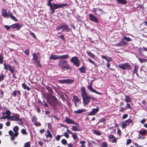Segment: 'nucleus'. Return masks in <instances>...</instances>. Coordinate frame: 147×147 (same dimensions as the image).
Masks as SVG:
<instances>
[{
	"mask_svg": "<svg viewBox=\"0 0 147 147\" xmlns=\"http://www.w3.org/2000/svg\"><path fill=\"white\" fill-rule=\"evenodd\" d=\"M5 75L3 74H1V75L0 76V81H1L4 79Z\"/></svg>",
	"mask_w": 147,
	"mask_h": 147,
	"instance_id": "obj_44",
	"label": "nucleus"
},
{
	"mask_svg": "<svg viewBox=\"0 0 147 147\" xmlns=\"http://www.w3.org/2000/svg\"><path fill=\"white\" fill-rule=\"evenodd\" d=\"M128 116V115L127 114H124L123 117H122V118L123 119H125Z\"/></svg>",
	"mask_w": 147,
	"mask_h": 147,
	"instance_id": "obj_57",
	"label": "nucleus"
},
{
	"mask_svg": "<svg viewBox=\"0 0 147 147\" xmlns=\"http://www.w3.org/2000/svg\"><path fill=\"white\" fill-rule=\"evenodd\" d=\"M74 103L75 106L77 107L79 106V105L81 103V101L78 97L76 96H73L72 99Z\"/></svg>",
	"mask_w": 147,
	"mask_h": 147,
	"instance_id": "obj_9",
	"label": "nucleus"
},
{
	"mask_svg": "<svg viewBox=\"0 0 147 147\" xmlns=\"http://www.w3.org/2000/svg\"><path fill=\"white\" fill-rule=\"evenodd\" d=\"M38 144L41 146H42L43 145V143L41 141L38 142Z\"/></svg>",
	"mask_w": 147,
	"mask_h": 147,
	"instance_id": "obj_64",
	"label": "nucleus"
},
{
	"mask_svg": "<svg viewBox=\"0 0 147 147\" xmlns=\"http://www.w3.org/2000/svg\"><path fill=\"white\" fill-rule=\"evenodd\" d=\"M126 44L127 42L123 40V39H122L121 41L115 45V46L117 47L122 46L126 45Z\"/></svg>",
	"mask_w": 147,
	"mask_h": 147,
	"instance_id": "obj_14",
	"label": "nucleus"
},
{
	"mask_svg": "<svg viewBox=\"0 0 147 147\" xmlns=\"http://www.w3.org/2000/svg\"><path fill=\"white\" fill-rule=\"evenodd\" d=\"M93 132L94 134H96L97 135L100 136L101 134L97 130H94Z\"/></svg>",
	"mask_w": 147,
	"mask_h": 147,
	"instance_id": "obj_40",
	"label": "nucleus"
},
{
	"mask_svg": "<svg viewBox=\"0 0 147 147\" xmlns=\"http://www.w3.org/2000/svg\"><path fill=\"white\" fill-rule=\"evenodd\" d=\"M63 29L62 31V32H63L65 30H66L67 32H69L70 30L69 27L67 25H64L63 24Z\"/></svg>",
	"mask_w": 147,
	"mask_h": 147,
	"instance_id": "obj_22",
	"label": "nucleus"
},
{
	"mask_svg": "<svg viewBox=\"0 0 147 147\" xmlns=\"http://www.w3.org/2000/svg\"><path fill=\"white\" fill-rule=\"evenodd\" d=\"M131 142V139H129L127 141V143H126V144L127 145L129 144Z\"/></svg>",
	"mask_w": 147,
	"mask_h": 147,
	"instance_id": "obj_59",
	"label": "nucleus"
},
{
	"mask_svg": "<svg viewBox=\"0 0 147 147\" xmlns=\"http://www.w3.org/2000/svg\"><path fill=\"white\" fill-rule=\"evenodd\" d=\"M69 58V56L68 55H59V59H67Z\"/></svg>",
	"mask_w": 147,
	"mask_h": 147,
	"instance_id": "obj_26",
	"label": "nucleus"
},
{
	"mask_svg": "<svg viewBox=\"0 0 147 147\" xmlns=\"http://www.w3.org/2000/svg\"><path fill=\"white\" fill-rule=\"evenodd\" d=\"M34 125L36 126H41V123L39 122H36L35 123H34Z\"/></svg>",
	"mask_w": 147,
	"mask_h": 147,
	"instance_id": "obj_49",
	"label": "nucleus"
},
{
	"mask_svg": "<svg viewBox=\"0 0 147 147\" xmlns=\"http://www.w3.org/2000/svg\"><path fill=\"white\" fill-rule=\"evenodd\" d=\"M138 66L136 65H135V68L134 71V72L133 74L136 73V74L137 75L138 74L137 73V72L138 71Z\"/></svg>",
	"mask_w": 147,
	"mask_h": 147,
	"instance_id": "obj_36",
	"label": "nucleus"
},
{
	"mask_svg": "<svg viewBox=\"0 0 147 147\" xmlns=\"http://www.w3.org/2000/svg\"><path fill=\"white\" fill-rule=\"evenodd\" d=\"M107 143L105 142H103L102 144V147H107Z\"/></svg>",
	"mask_w": 147,
	"mask_h": 147,
	"instance_id": "obj_51",
	"label": "nucleus"
},
{
	"mask_svg": "<svg viewBox=\"0 0 147 147\" xmlns=\"http://www.w3.org/2000/svg\"><path fill=\"white\" fill-rule=\"evenodd\" d=\"M125 100L126 102H129L131 101V99L129 96L126 95Z\"/></svg>",
	"mask_w": 147,
	"mask_h": 147,
	"instance_id": "obj_29",
	"label": "nucleus"
},
{
	"mask_svg": "<svg viewBox=\"0 0 147 147\" xmlns=\"http://www.w3.org/2000/svg\"><path fill=\"white\" fill-rule=\"evenodd\" d=\"M30 145L29 142H28L25 143L23 147H30Z\"/></svg>",
	"mask_w": 147,
	"mask_h": 147,
	"instance_id": "obj_39",
	"label": "nucleus"
},
{
	"mask_svg": "<svg viewBox=\"0 0 147 147\" xmlns=\"http://www.w3.org/2000/svg\"><path fill=\"white\" fill-rule=\"evenodd\" d=\"M30 35H32L33 37V38H36V36H35V35L33 32H31L30 33Z\"/></svg>",
	"mask_w": 147,
	"mask_h": 147,
	"instance_id": "obj_63",
	"label": "nucleus"
},
{
	"mask_svg": "<svg viewBox=\"0 0 147 147\" xmlns=\"http://www.w3.org/2000/svg\"><path fill=\"white\" fill-rule=\"evenodd\" d=\"M71 135L72 136L73 138V139H74V140H76L77 139H78V136L76 134L73 133Z\"/></svg>",
	"mask_w": 147,
	"mask_h": 147,
	"instance_id": "obj_37",
	"label": "nucleus"
},
{
	"mask_svg": "<svg viewBox=\"0 0 147 147\" xmlns=\"http://www.w3.org/2000/svg\"><path fill=\"white\" fill-rule=\"evenodd\" d=\"M53 6L50 7L49 10L51 11H50L51 14L55 12V10L59 8H62L67 5V4H57L53 3Z\"/></svg>",
	"mask_w": 147,
	"mask_h": 147,
	"instance_id": "obj_3",
	"label": "nucleus"
},
{
	"mask_svg": "<svg viewBox=\"0 0 147 147\" xmlns=\"http://www.w3.org/2000/svg\"><path fill=\"white\" fill-rule=\"evenodd\" d=\"M71 61L73 63L76 67H78L80 65V61L77 57H72L71 59Z\"/></svg>",
	"mask_w": 147,
	"mask_h": 147,
	"instance_id": "obj_8",
	"label": "nucleus"
},
{
	"mask_svg": "<svg viewBox=\"0 0 147 147\" xmlns=\"http://www.w3.org/2000/svg\"><path fill=\"white\" fill-rule=\"evenodd\" d=\"M21 26L20 25L19 23H16L12 24L11 26V27L13 29L17 28V30H19L21 27Z\"/></svg>",
	"mask_w": 147,
	"mask_h": 147,
	"instance_id": "obj_19",
	"label": "nucleus"
},
{
	"mask_svg": "<svg viewBox=\"0 0 147 147\" xmlns=\"http://www.w3.org/2000/svg\"><path fill=\"white\" fill-rule=\"evenodd\" d=\"M86 111V110L85 109H81L78 110L77 111H74V113L77 114H81L84 112H85Z\"/></svg>",
	"mask_w": 147,
	"mask_h": 147,
	"instance_id": "obj_21",
	"label": "nucleus"
},
{
	"mask_svg": "<svg viewBox=\"0 0 147 147\" xmlns=\"http://www.w3.org/2000/svg\"><path fill=\"white\" fill-rule=\"evenodd\" d=\"M118 66L120 68L123 70L131 69V66L127 63L120 64Z\"/></svg>",
	"mask_w": 147,
	"mask_h": 147,
	"instance_id": "obj_7",
	"label": "nucleus"
},
{
	"mask_svg": "<svg viewBox=\"0 0 147 147\" xmlns=\"http://www.w3.org/2000/svg\"><path fill=\"white\" fill-rule=\"evenodd\" d=\"M58 37L60 38L62 40H63L64 41H65V40L63 35H61L60 36H58Z\"/></svg>",
	"mask_w": 147,
	"mask_h": 147,
	"instance_id": "obj_47",
	"label": "nucleus"
},
{
	"mask_svg": "<svg viewBox=\"0 0 147 147\" xmlns=\"http://www.w3.org/2000/svg\"><path fill=\"white\" fill-rule=\"evenodd\" d=\"M17 93V90H15L11 93V95L13 96H16Z\"/></svg>",
	"mask_w": 147,
	"mask_h": 147,
	"instance_id": "obj_50",
	"label": "nucleus"
},
{
	"mask_svg": "<svg viewBox=\"0 0 147 147\" xmlns=\"http://www.w3.org/2000/svg\"><path fill=\"white\" fill-rule=\"evenodd\" d=\"M47 5L48 6H49L50 7H51L53 6V3L52 4L51 3V2L48 1V3H47Z\"/></svg>",
	"mask_w": 147,
	"mask_h": 147,
	"instance_id": "obj_54",
	"label": "nucleus"
},
{
	"mask_svg": "<svg viewBox=\"0 0 147 147\" xmlns=\"http://www.w3.org/2000/svg\"><path fill=\"white\" fill-rule=\"evenodd\" d=\"M11 113L9 110H7L5 112L1 113L2 116L1 118V119H7L9 120L11 116Z\"/></svg>",
	"mask_w": 147,
	"mask_h": 147,
	"instance_id": "obj_6",
	"label": "nucleus"
},
{
	"mask_svg": "<svg viewBox=\"0 0 147 147\" xmlns=\"http://www.w3.org/2000/svg\"><path fill=\"white\" fill-rule=\"evenodd\" d=\"M89 18L90 21L95 23H98V21L97 18L92 14L90 13L89 14Z\"/></svg>",
	"mask_w": 147,
	"mask_h": 147,
	"instance_id": "obj_12",
	"label": "nucleus"
},
{
	"mask_svg": "<svg viewBox=\"0 0 147 147\" xmlns=\"http://www.w3.org/2000/svg\"><path fill=\"white\" fill-rule=\"evenodd\" d=\"M146 119H143L142 120L140 121V122L142 123H144L146 121Z\"/></svg>",
	"mask_w": 147,
	"mask_h": 147,
	"instance_id": "obj_58",
	"label": "nucleus"
},
{
	"mask_svg": "<svg viewBox=\"0 0 147 147\" xmlns=\"http://www.w3.org/2000/svg\"><path fill=\"white\" fill-rule=\"evenodd\" d=\"M88 61L90 63H91L93 64L94 65L96 66V64L90 58H89L88 59Z\"/></svg>",
	"mask_w": 147,
	"mask_h": 147,
	"instance_id": "obj_42",
	"label": "nucleus"
},
{
	"mask_svg": "<svg viewBox=\"0 0 147 147\" xmlns=\"http://www.w3.org/2000/svg\"><path fill=\"white\" fill-rule=\"evenodd\" d=\"M9 120L18 121L21 122L22 124L23 123V122H22V119H21L14 116H10Z\"/></svg>",
	"mask_w": 147,
	"mask_h": 147,
	"instance_id": "obj_16",
	"label": "nucleus"
},
{
	"mask_svg": "<svg viewBox=\"0 0 147 147\" xmlns=\"http://www.w3.org/2000/svg\"><path fill=\"white\" fill-rule=\"evenodd\" d=\"M63 24H61V25L57 27L56 28L57 30H59L63 28Z\"/></svg>",
	"mask_w": 147,
	"mask_h": 147,
	"instance_id": "obj_41",
	"label": "nucleus"
},
{
	"mask_svg": "<svg viewBox=\"0 0 147 147\" xmlns=\"http://www.w3.org/2000/svg\"><path fill=\"white\" fill-rule=\"evenodd\" d=\"M64 121L65 122L69 124H74L77 125H78V123H76L74 121L69 119L67 117H65V119L64 120Z\"/></svg>",
	"mask_w": 147,
	"mask_h": 147,
	"instance_id": "obj_11",
	"label": "nucleus"
},
{
	"mask_svg": "<svg viewBox=\"0 0 147 147\" xmlns=\"http://www.w3.org/2000/svg\"><path fill=\"white\" fill-rule=\"evenodd\" d=\"M88 88L91 92H94L97 94L102 95V94L100 93L97 92L92 87L91 84L88 87Z\"/></svg>",
	"mask_w": 147,
	"mask_h": 147,
	"instance_id": "obj_15",
	"label": "nucleus"
},
{
	"mask_svg": "<svg viewBox=\"0 0 147 147\" xmlns=\"http://www.w3.org/2000/svg\"><path fill=\"white\" fill-rule=\"evenodd\" d=\"M93 11L95 12V14L96 15H98L101 11V10L99 8H94L93 9Z\"/></svg>",
	"mask_w": 147,
	"mask_h": 147,
	"instance_id": "obj_23",
	"label": "nucleus"
},
{
	"mask_svg": "<svg viewBox=\"0 0 147 147\" xmlns=\"http://www.w3.org/2000/svg\"><path fill=\"white\" fill-rule=\"evenodd\" d=\"M47 98V100L49 101L51 105L54 106L57 104V99L53 95L49 94Z\"/></svg>",
	"mask_w": 147,
	"mask_h": 147,
	"instance_id": "obj_5",
	"label": "nucleus"
},
{
	"mask_svg": "<svg viewBox=\"0 0 147 147\" xmlns=\"http://www.w3.org/2000/svg\"><path fill=\"white\" fill-rule=\"evenodd\" d=\"M37 121V118L36 117V116L34 115L32 117V121L33 122L35 123Z\"/></svg>",
	"mask_w": 147,
	"mask_h": 147,
	"instance_id": "obj_38",
	"label": "nucleus"
},
{
	"mask_svg": "<svg viewBox=\"0 0 147 147\" xmlns=\"http://www.w3.org/2000/svg\"><path fill=\"white\" fill-rule=\"evenodd\" d=\"M14 68L13 67H11L10 69L9 70L11 74L13 73H16V71H14Z\"/></svg>",
	"mask_w": 147,
	"mask_h": 147,
	"instance_id": "obj_45",
	"label": "nucleus"
},
{
	"mask_svg": "<svg viewBox=\"0 0 147 147\" xmlns=\"http://www.w3.org/2000/svg\"><path fill=\"white\" fill-rule=\"evenodd\" d=\"M45 131V130L44 129H41L40 131V133L41 134H42L43 133H44Z\"/></svg>",
	"mask_w": 147,
	"mask_h": 147,
	"instance_id": "obj_60",
	"label": "nucleus"
},
{
	"mask_svg": "<svg viewBox=\"0 0 147 147\" xmlns=\"http://www.w3.org/2000/svg\"><path fill=\"white\" fill-rule=\"evenodd\" d=\"M81 90V94L82 97L83 102L84 105H88L90 102V99L91 98L94 100H96V98L94 97H91L88 95L86 91V90L84 87H82Z\"/></svg>",
	"mask_w": 147,
	"mask_h": 147,
	"instance_id": "obj_1",
	"label": "nucleus"
},
{
	"mask_svg": "<svg viewBox=\"0 0 147 147\" xmlns=\"http://www.w3.org/2000/svg\"><path fill=\"white\" fill-rule=\"evenodd\" d=\"M47 133L48 134L46 135L47 138L49 137L50 138H53V136L51 134L49 130H47Z\"/></svg>",
	"mask_w": 147,
	"mask_h": 147,
	"instance_id": "obj_32",
	"label": "nucleus"
},
{
	"mask_svg": "<svg viewBox=\"0 0 147 147\" xmlns=\"http://www.w3.org/2000/svg\"><path fill=\"white\" fill-rule=\"evenodd\" d=\"M19 128L18 126H15L13 128V129L14 131V136L15 137H17L18 135V131L19 130Z\"/></svg>",
	"mask_w": 147,
	"mask_h": 147,
	"instance_id": "obj_20",
	"label": "nucleus"
},
{
	"mask_svg": "<svg viewBox=\"0 0 147 147\" xmlns=\"http://www.w3.org/2000/svg\"><path fill=\"white\" fill-rule=\"evenodd\" d=\"M71 129L72 130H73V131H79V130L76 127L74 126H72V128H71Z\"/></svg>",
	"mask_w": 147,
	"mask_h": 147,
	"instance_id": "obj_43",
	"label": "nucleus"
},
{
	"mask_svg": "<svg viewBox=\"0 0 147 147\" xmlns=\"http://www.w3.org/2000/svg\"><path fill=\"white\" fill-rule=\"evenodd\" d=\"M64 135L67 138H69V135L67 133L64 132Z\"/></svg>",
	"mask_w": 147,
	"mask_h": 147,
	"instance_id": "obj_61",
	"label": "nucleus"
},
{
	"mask_svg": "<svg viewBox=\"0 0 147 147\" xmlns=\"http://www.w3.org/2000/svg\"><path fill=\"white\" fill-rule=\"evenodd\" d=\"M3 57L1 55H0V63H3Z\"/></svg>",
	"mask_w": 147,
	"mask_h": 147,
	"instance_id": "obj_55",
	"label": "nucleus"
},
{
	"mask_svg": "<svg viewBox=\"0 0 147 147\" xmlns=\"http://www.w3.org/2000/svg\"><path fill=\"white\" fill-rule=\"evenodd\" d=\"M24 53L26 55H29V49H26L25 50Z\"/></svg>",
	"mask_w": 147,
	"mask_h": 147,
	"instance_id": "obj_46",
	"label": "nucleus"
},
{
	"mask_svg": "<svg viewBox=\"0 0 147 147\" xmlns=\"http://www.w3.org/2000/svg\"><path fill=\"white\" fill-rule=\"evenodd\" d=\"M118 3H121L122 4H125L127 3L126 0H117Z\"/></svg>",
	"mask_w": 147,
	"mask_h": 147,
	"instance_id": "obj_27",
	"label": "nucleus"
},
{
	"mask_svg": "<svg viewBox=\"0 0 147 147\" xmlns=\"http://www.w3.org/2000/svg\"><path fill=\"white\" fill-rule=\"evenodd\" d=\"M32 55L33 56V58H32V59L35 61L36 62L38 61H39L38 59V58L36 54L35 53H34Z\"/></svg>",
	"mask_w": 147,
	"mask_h": 147,
	"instance_id": "obj_25",
	"label": "nucleus"
},
{
	"mask_svg": "<svg viewBox=\"0 0 147 147\" xmlns=\"http://www.w3.org/2000/svg\"><path fill=\"white\" fill-rule=\"evenodd\" d=\"M87 55L90 57H91L92 58H94L95 55L94 54L92 53L90 51H87L86 52Z\"/></svg>",
	"mask_w": 147,
	"mask_h": 147,
	"instance_id": "obj_31",
	"label": "nucleus"
},
{
	"mask_svg": "<svg viewBox=\"0 0 147 147\" xmlns=\"http://www.w3.org/2000/svg\"><path fill=\"white\" fill-rule=\"evenodd\" d=\"M126 107L128 109H130L131 108L130 104L129 103H127V106H126Z\"/></svg>",
	"mask_w": 147,
	"mask_h": 147,
	"instance_id": "obj_62",
	"label": "nucleus"
},
{
	"mask_svg": "<svg viewBox=\"0 0 147 147\" xmlns=\"http://www.w3.org/2000/svg\"><path fill=\"white\" fill-rule=\"evenodd\" d=\"M36 62V63H37V65L39 67H41V65L40 63L39 60L38 61Z\"/></svg>",
	"mask_w": 147,
	"mask_h": 147,
	"instance_id": "obj_53",
	"label": "nucleus"
},
{
	"mask_svg": "<svg viewBox=\"0 0 147 147\" xmlns=\"http://www.w3.org/2000/svg\"><path fill=\"white\" fill-rule=\"evenodd\" d=\"M59 82L62 83L72 84L74 82V80L71 79H65L59 80Z\"/></svg>",
	"mask_w": 147,
	"mask_h": 147,
	"instance_id": "obj_10",
	"label": "nucleus"
},
{
	"mask_svg": "<svg viewBox=\"0 0 147 147\" xmlns=\"http://www.w3.org/2000/svg\"><path fill=\"white\" fill-rule=\"evenodd\" d=\"M139 134H141L142 135H145L147 133V131L145 129L143 131H139Z\"/></svg>",
	"mask_w": 147,
	"mask_h": 147,
	"instance_id": "obj_34",
	"label": "nucleus"
},
{
	"mask_svg": "<svg viewBox=\"0 0 147 147\" xmlns=\"http://www.w3.org/2000/svg\"><path fill=\"white\" fill-rule=\"evenodd\" d=\"M4 69L6 70L10 69L11 67V66L8 64L5 63L4 64Z\"/></svg>",
	"mask_w": 147,
	"mask_h": 147,
	"instance_id": "obj_24",
	"label": "nucleus"
},
{
	"mask_svg": "<svg viewBox=\"0 0 147 147\" xmlns=\"http://www.w3.org/2000/svg\"><path fill=\"white\" fill-rule=\"evenodd\" d=\"M99 109L98 108L96 109H93L92 111L89 113L88 114L89 115H95L98 111Z\"/></svg>",
	"mask_w": 147,
	"mask_h": 147,
	"instance_id": "obj_17",
	"label": "nucleus"
},
{
	"mask_svg": "<svg viewBox=\"0 0 147 147\" xmlns=\"http://www.w3.org/2000/svg\"><path fill=\"white\" fill-rule=\"evenodd\" d=\"M61 137V136H59V135H57L56 137V139L57 141L59 140L60 139V137Z\"/></svg>",
	"mask_w": 147,
	"mask_h": 147,
	"instance_id": "obj_56",
	"label": "nucleus"
},
{
	"mask_svg": "<svg viewBox=\"0 0 147 147\" xmlns=\"http://www.w3.org/2000/svg\"><path fill=\"white\" fill-rule=\"evenodd\" d=\"M2 15L5 18H8L9 17L15 21H17V19L12 14L11 12L9 11L7 13L6 10L3 9L2 11Z\"/></svg>",
	"mask_w": 147,
	"mask_h": 147,
	"instance_id": "obj_4",
	"label": "nucleus"
},
{
	"mask_svg": "<svg viewBox=\"0 0 147 147\" xmlns=\"http://www.w3.org/2000/svg\"><path fill=\"white\" fill-rule=\"evenodd\" d=\"M61 142L64 145H65L67 144L66 140L65 139H63L61 140Z\"/></svg>",
	"mask_w": 147,
	"mask_h": 147,
	"instance_id": "obj_48",
	"label": "nucleus"
},
{
	"mask_svg": "<svg viewBox=\"0 0 147 147\" xmlns=\"http://www.w3.org/2000/svg\"><path fill=\"white\" fill-rule=\"evenodd\" d=\"M9 134L11 136H12L14 135V134L13 131L11 130H10L9 131Z\"/></svg>",
	"mask_w": 147,
	"mask_h": 147,
	"instance_id": "obj_52",
	"label": "nucleus"
},
{
	"mask_svg": "<svg viewBox=\"0 0 147 147\" xmlns=\"http://www.w3.org/2000/svg\"><path fill=\"white\" fill-rule=\"evenodd\" d=\"M132 122V120L129 119L125 121V123H122V127L123 129H124L128 125Z\"/></svg>",
	"mask_w": 147,
	"mask_h": 147,
	"instance_id": "obj_13",
	"label": "nucleus"
},
{
	"mask_svg": "<svg viewBox=\"0 0 147 147\" xmlns=\"http://www.w3.org/2000/svg\"><path fill=\"white\" fill-rule=\"evenodd\" d=\"M22 86L25 89H27L28 91L30 90V88L27 86L25 83H23L22 84Z\"/></svg>",
	"mask_w": 147,
	"mask_h": 147,
	"instance_id": "obj_30",
	"label": "nucleus"
},
{
	"mask_svg": "<svg viewBox=\"0 0 147 147\" xmlns=\"http://www.w3.org/2000/svg\"><path fill=\"white\" fill-rule=\"evenodd\" d=\"M58 65L62 69H65L67 70H70L71 68L68 63L67 61L64 60H61L59 61Z\"/></svg>",
	"mask_w": 147,
	"mask_h": 147,
	"instance_id": "obj_2",
	"label": "nucleus"
},
{
	"mask_svg": "<svg viewBox=\"0 0 147 147\" xmlns=\"http://www.w3.org/2000/svg\"><path fill=\"white\" fill-rule=\"evenodd\" d=\"M123 40H125L127 42L130 41L131 40V39L129 37H127L125 36H123Z\"/></svg>",
	"mask_w": 147,
	"mask_h": 147,
	"instance_id": "obj_35",
	"label": "nucleus"
},
{
	"mask_svg": "<svg viewBox=\"0 0 147 147\" xmlns=\"http://www.w3.org/2000/svg\"><path fill=\"white\" fill-rule=\"evenodd\" d=\"M58 59H59V55L52 54L50 56L49 59H53L54 60H56Z\"/></svg>",
	"mask_w": 147,
	"mask_h": 147,
	"instance_id": "obj_18",
	"label": "nucleus"
},
{
	"mask_svg": "<svg viewBox=\"0 0 147 147\" xmlns=\"http://www.w3.org/2000/svg\"><path fill=\"white\" fill-rule=\"evenodd\" d=\"M78 69L82 73H85L86 71L85 67L84 66H83L80 68Z\"/></svg>",
	"mask_w": 147,
	"mask_h": 147,
	"instance_id": "obj_28",
	"label": "nucleus"
},
{
	"mask_svg": "<svg viewBox=\"0 0 147 147\" xmlns=\"http://www.w3.org/2000/svg\"><path fill=\"white\" fill-rule=\"evenodd\" d=\"M21 133L24 135H26L28 134V132H26V129H22L21 131Z\"/></svg>",
	"mask_w": 147,
	"mask_h": 147,
	"instance_id": "obj_33",
	"label": "nucleus"
}]
</instances>
